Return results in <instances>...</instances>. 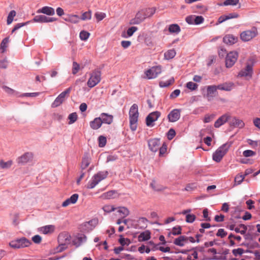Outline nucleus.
Listing matches in <instances>:
<instances>
[{
  "mask_svg": "<svg viewBox=\"0 0 260 260\" xmlns=\"http://www.w3.org/2000/svg\"><path fill=\"white\" fill-rule=\"evenodd\" d=\"M91 18V11H88L83 13L81 16V19L82 20H90Z\"/></svg>",
  "mask_w": 260,
  "mask_h": 260,
  "instance_id": "obj_50",
  "label": "nucleus"
},
{
  "mask_svg": "<svg viewBox=\"0 0 260 260\" xmlns=\"http://www.w3.org/2000/svg\"><path fill=\"white\" fill-rule=\"evenodd\" d=\"M138 117V106L136 104H134L129 111V126L133 132L135 131L137 128Z\"/></svg>",
  "mask_w": 260,
  "mask_h": 260,
  "instance_id": "obj_1",
  "label": "nucleus"
},
{
  "mask_svg": "<svg viewBox=\"0 0 260 260\" xmlns=\"http://www.w3.org/2000/svg\"><path fill=\"white\" fill-rule=\"evenodd\" d=\"M143 10L145 13L144 15L146 16L147 18L151 17L155 13L156 11V9L154 7L143 9Z\"/></svg>",
  "mask_w": 260,
  "mask_h": 260,
  "instance_id": "obj_37",
  "label": "nucleus"
},
{
  "mask_svg": "<svg viewBox=\"0 0 260 260\" xmlns=\"http://www.w3.org/2000/svg\"><path fill=\"white\" fill-rule=\"evenodd\" d=\"M39 13H43L49 16H52L55 14L54 9L50 7L45 6L40 9L37 11Z\"/></svg>",
  "mask_w": 260,
  "mask_h": 260,
  "instance_id": "obj_25",
  "label": "nucleus"
},
{
  "mask_svg": "<svg viewBox=\"0 0 260 260\" xmlns=\"http://www.w3.org/2000/svg\"><path fill=\"white\" fill-rule=\"evenodd\" d=\"M174 82V78H172L167 81H160L159 82V85L161 87H168L173 84Z\"/></svg>",
  "mask_w": 260,
  "mask_h": 260,
  "instance_id": "obj_42",
  "label": "nucleus"
},
{
  "mask_svg": "<svg viewBox=\"0 0 260 260\" xmlns=\"http://www.w3.org/2000/svg\"><path fill=\"white\" fill-rule=\"evenodd\" d=\"M230 125L231 126L241 128L244 126L245 124L242 120L233 117L230 121Z\"/></svg>",
  "mask_w": 260,
  "mask_h": 260,
  "instance_id": "obj_23",
  "label": "nucleus"
},
{
  "mask_svg": "<svg viewBox=\"0 0 260 260\" xmlns=\"http://www.w3.org/2000/svg\"><path fill=\"white\" fill-rule=\"evenodd\" d=\"M78 118V115L76 112L72 113L70 114L68 116V119H69V124H72L74 123Z\"/></svg>",
  "mask_w": 260,
  "mask_h": 260,
  "instance_id": "obj_45",
  "label": "nucleus"
},
{
  "mask_svg": "<svg viewBox=\"0 0 260 260\" xmlns=\"http://www.w3.org/2000/svg\"><path fill=\"white\" fill-rule=\"evenodd\" d=\"M234 85V84L233 82H225L218 85L217 88L219 90L229 91L233 89Z\"/></svg>",
  "mask_w": 260,
  "mask_h": 260,
  "instance_id": "obj_27",
  "label": "nucleus"
},
{
  "mask_svg": "<svg viewBox=\"0 0 260 260\" xmlns=\"http://www.w3.org/2000/svg\"><path fill=\"white\" fill-rule=\"evenodd\" d=\"M186 87L191 90H194L197 89L198 85L192 82H188L186 83Z\"/></svg>",
  "mask_w": 260,
  "mask_h": 260,
  "instance_id": "obj_51",
  "label": "nucleus"
},
{
  "mask_svg": "<svg viewBox=\"0 0 260 260\" xmlns=\"http://www.w3.org/2000/svg\"><path fill=\"white\" fill-rule=\"evenodd\" d=\"M253 62H246L245 67L239 72L238 77H244L246 80L251 79L253 74Z\"/></svg>",
  "mask_w": 260,
  "mask_h": 260,
  "instance_id": "obj_5",
  "label": "nucleus"
},
{
  "mask_svg": "<svg viewBox=\"0 0 260 260\" xmlns=\"http://www.w3.org/2000/svg\"><path fill=\"white\" fill-rule=\"evenodd\" d=\"M31 244L30 240L25 237H22L12 240L9 243V245L13 248L20 249L29 247Z\"/></svg>",
  "mask_w": 260,
  "mask_h": 260,
  "instance_id": "obj_4",
  "label": "nucleus"
},
{
  "mask_svg": "<svg viewBox=\"0 0 260 260\" xmlns=\"http://www.w3.org/2000/svg\"><path fill=\"white\" fill-rule=\"evenodd\" d=\"M257 34L255 27H252L251 29L246 30L242 32L240 34V38L243 41L247 42L255 37Z\"/></svg>",
  "mask_w": 260,
  "mask_h": 260,
  "instance_id": "obj_8",
  "label": "nucleus"
},
{
  "mask_svg": "<svg viewBox=\"0 0 260 260\" xmlns=\"http://www.w3.org/2000/svg\"><path fill=\"white\" fill-rule=\"evenodd\" d=\"M184 242L186 243V236H180L174 241V244L180 247L184 246Z\"/></svg>",
  "mask_w": 260,
  "mask_h": 260,
  "instance_id": "obj_31",
  "label": "nucleus"
},
{
  "mask_svg": "<svg viewBox=\"0 0 260 260\" xmlns=\"http://www.w3.org/2000/svg\"><path fill=\"white\" fill-rule=\"evenodd\" d=\"M80 69V65L77 62L74 61L73 63L72 67V74L74 75L76 74Z\"/></svg>",
  "mask_w": 260,
  "mask_h": 260,
  "instance_id": "obj_52",
  "label": "nucleus"
},
{
  "mask_svg": "<svg viewBox=\"0 0 260 260\" xmlns=\"http://www.w3.org/2000/svg\"><path fill=\"white\" fill-rule=\"evenodd\" d=\"M30 22V21H27V22H24V23H17V24H16L15 25V26L13 28V29L12 30V33L14 32V31H15L16 30H17V29H18L20 27H22L23 26L26 25V24L29 23Z\"/></svg>",
  "mask_w": 260,
  "mask_h": 260,
  "instance_id": "obj_57",
  "label": "nucleus"
},
{
  "mask_svg": "<svg viewBox=\"0 0 260 260\" xmlns=\"http://www.w3.org/2000/svg\"><path fill=\"white\" fill-rule=\"evenodd\" d=\"M239 227L242 229H243V230H240L239 228H236L234 229V231H235V232L237 233H240L241 235L245 234V233L247 231V226L244 224H240L239 225Z\"/></svg>",
  "mask_w": 260,
  "mask_h": 260,
  "instance_id": "obj_43",
  "label": "nucleus"
},
{
  "mask_svg": "<svg viewBox=\"0 0 260 260\" xmlns=\"http://www.w3.org/2000/svg\"><path fill=\"white\" fill-rule=\"evenodd\" d=\"M79 229L81 232L83 233H89L93 230L89 225V223L84 222L80 225Z\"/></svg>",
  "mask_w": 260,
  "mask_h": 260,
  "instance_id": "obj_33",
  "label": "nucleus"
},
{
  "mask_svg": "<svg viewBox=\"0 0 260 260\" xmlns=\"http://www.w3.org/2000/svg\"><path fill=\"white\" fill-rule=\"evenodd\" d=\"M108 175V172L107 171L98 172L92 176L88 182L87 187L89 188H94L100 181L106 178Z\"/></svg>",
  "mask_w": 260,
  "mask_h": 260,
  "instance_id": "obj_2",
  "label": "nucleus"
},
{
  "mask_svg": "<svg viewBox=\"0 0 260 260\" xmlns=\"http://www.w3.org/2000/svg\"><path fill=\"white\" fill-rule=\"evenodd\" d=\"M182 233V228L180 225L176 226L173 228L172 232H170L168 234V236H170L171 234L173 235H179Z\"/></svg>",
  "mask_w": 260,
  "mask_h": 260,
  "instance_id": "obj_38",
  "label": "nucleus"
},
{
  "mask_svg": "<svg viewBox=\"0 0 260 260\" xmlns=\"http://www.w3.org/2000/svg\"><path fill=\"white\" fill-rule=\"evenodd\" d=\"M256 154V152L251 150H246L243 151V155L245 157H250L254 156Z\"/></svg>",
  "mask_w": 260,
  "mask_h": 260,
  "instance_id": "obj_59",
  "label": "nucleus"
},
{
  "mask_svg": "<svg viewBox=\"0 0 260 260\" xmlns=\"http://www.w3.org/2000/svg\"><path fill=\"white\" fill-rule=\"evenodd\" d=\"M239 0H225L223 2V5L224 6H229V5L236 6L239 3Z\"/></svg>",
  "mask_w": 260,
  "mask_h": 260,
  "instance_id": "obj_55",
  "label": "nucleus"
},
{
  "mask_svg": "<svg viewBox=\"0 0 260 260\" xmlns=\"http://www.w3.org/2000/svg\"><path fill=\"white\" fill-rule=\"evenodd\" d=\"M118 242L122 247L125 245H129L131 243L129 239L124 238L122 235H120Z\"/></svg>",
  "mask_w": 260,
  "mask_h": 260,
  "instance_id": "obj_40",
  "label": "nucleus"
},
{
  "mask_svg": "<svg viewBox=\"0 0 260 260\" xmlns=\"http://www.w3.org/2000/svg\"><path fill=\"white\" fill-rule=\"evenodd\" d=\"M161 72L160 66L152 67L151 68L145 71V74L149 79H154Z\"/></svg>",
  "mask_w": 260,
  "mask_h": 260,
  "instance_id": "obj_11",
  "label": "nucleus"
},
{
  "mask_svg": "<svg viewBox=\"0 0 260 260\" xmlns=\"http://www.w3.org/2000/svg\"><path fill=\"white\" fill-rule=\"evenodd\" d=\"M231 116L228 113L224 114L219 117L214 123V127L219 128L230 119Z\"/></svg>",
  "mask_w": 260,
  "mask_h": 260,
  "instance_id": "obj_18",
  "label": "nucleus"
},
{
  "mask_svg": "<svg viewBox=\"0 0 260 260\" xmlns=\"http://www.w3.org/2000/svg\"><path fill=\"white\" fill-rule=\"evenodd\" d=\"M243 252L244 249L241 248L234 249L232 250V253L235 256H237L238 255H241Z\"/></svg>",
  "mask_w": 260,
  "mask_h": 260,
  "instance_id": "obj_62",
  "label": "nucleus"
},
{
  "mask_svg": "<svg viewBox=\"0 0 260 260\" xmlns=\"http://www.w3.org/2000/svg\"><path fill=\"white\" fill-rule=\"evenodd\" d=\"M12 160H8L7 162L4 161L3 160H0V167L3 169H6L10 168L12 165Z\"/></svg>",
  "mask_w": 260,
  "mask_h": 260,
  "instance_id": "obj_41",
  "label": "nucleus"
},
{
  "mask_svg": "<svg viewBox=\"0 0 260 260\" xmlns=\"http://www.w3.org/2000/svg\"><path fill=\"white\" fill-rule=\"evenodd\" d=\"M204 20V19L203 16H195L194 15V19L193 20L194 21V24H200L203 22Z\"/></svg>",
  "mask_w": 260,
  "mask_h": 260,
  "instance_id": "obj_56",
  "label": "nucleus"
},
{
  "mask_svg": "<svg viewBox=\"0 0 260 260\" xmlns=\"http://www.w3.org/2000/svg\"><path fill=\"white\" fill-rule=\"evenodd\" d=\"M79 17L78 15H74L69 17V21L73 23H77L79 22Z\"/></svg>",
  "mask_w": 260,
  "mask_h": 260,
  "instance_id": "obj_63",
  "label": "nucleus"
},
{
  "mask_svg": "<svg viewBox=\"0 0 260 260\" xmlns=\"http://www.w3.org/2000/svg\"><path fill=\"white\" fill-rule=\"evenodd\" d=\"M237 39L233 35H227L223 38V42L228 45L234 44L237 42Z\"/></svg>",
  "mask_w": 260,
  "mask_h": 260,
  "instance_id": "obj_29",
  "label": "nucleus"
},
{
  "mask_svg": "<svg viewBox=\"0 0 260 260\" xmlns=\"http://www.w3.org/2000/svg\"><path fill=\"white\" fill-rule=\"evenodd\" d=\"M90 36V33L85 31L82 30L79 34V37L82 41H86Z\"/></svg>",
  "mask_w": 260,
  "mask_h": 260,
  "instance_id": "obj_46",
  "label": "nucleus"
},
{
  "mask_svg": "<svg viewBox=\"0 0 260 260\" xmlns=\"http://www.w3.org/2000/svg\"><path fill=\"white\" fill-rule=\"evenodd\" d=\"M167 146L165 143H164L160 147L159 146V156H162L167 151Z\"/></svg>",
  "mask_w": 260,
  "mask_h": 260,
  "instance_id": "obj_54",
  "label": "nucleus"
},
{
  "mask_svg": "<svg viewBox=\"0 0 260 260\" xmlns=\"http://www.w3.org/2000/svg\"><path fill=\"white\" fill-rule=\"evenodd\" d=\"M196 218V216L192 214H187L186 215V221L188 223H192Z\"/></svg>",
  "mask_w": 260,
  "mask_h": 260,
  "instance_id": "obj_53",
  "label": "nucleus"
},
{
  "mask_svg": "<svg viewBox=\"0 0 260 260\" xmlns=\"http://www.w3.org/2000/svg\"><path fill=\"white\" fill-rule=\"evenodd\" d=\"M239 17V15L236 12L229 13L227 15H223L220 16L218 19V23H221L224 21L233 18H237Z\"/></svg>",
  "mask_w": 260,
  "mask_h": 260,
  "instance_id": "obj_20",
  "label": "nucleus"
},
{
  "mask_svg": "<svg viewBox=\"0 0 260 260\" xmlns=\"http://www.w3.org/2000/svg\"><path fill=\"white\" fill-rule=\"evenodd\" d=\"M101 80V72L98 69L93 70L87 81V85L90 88L96 86Z\"/></svg>",
  "mask_w": 260,
  "mask_h": 260,
  "instance_id": "obj_6",
  "label": "nucleus"
},
{
  "mask_svg": "<svg viewBox=\"0 0 260 260\" xmlns=\"http://www.w3.org/2000/svg\"><path fill=\"white\" fill-rule=\"evenodd\" d=\"M161 113L159 111H154L149 114L146 118V124L147 126L152 127L154 125V122L160 117Z\"/></svg>",
  "mask_w": 260,
  "mask_h": 260,
  "instance_id": "obj_10",
  "label": "nucleus"
},
{
  "mask_svg": "<svg viewBox=\"0 0 260 260\" xmlns=\"http://www.w3.org/2000/svg\"><path fill=\"white\" fill-rule=\"evenodd\" d=\"M138 30V28L136 26H132L127 30V35L128 37H131L134 33Z\"/></svg>",
  "mask_w": 260,
  "mask_h": 260,
  "instance_id": "obj_64",
  "label": "nucleus"
},
{
  "mask_svg": "<svg viewBox=\"0 0 260 260\" xmlns=\"http://www.w3.org/2000/svg\"><path fill=\"white\" fill-rule=\"evenodd\" d=\"M238 54L236 51H231L228 53L225 58V66L230 68L233 67L236 62Z\"/></svg>",
  "mask_w": 260,
  "mask_h": 260,
  "instance_id": "obj_9",
  "label": "nucleus"
},
{
  "mask_svg": "<svg viewBox=\"0 0 260 260\" xmlns=\"http://www.w3.org/2000/svg\"><path fill=\"white\" fill-rule=\"evenodd\" d=\"M150 238L151 232L149 230H146L140 234L138 240L139 242H144L149 240Z\"/></svg>",
  "mask_w": 260,
  "mask_h": 260,
  "instance_id": "obj_24",
  "label": "nucleus"
},
{
  "mask_svg": "<svg viewBox=\"0 0 260 260\" xmlns=\"http://www.w3.org/2000/svg\"><path fill=\"white\" fill-rule=\"evenodd\" d=\"M87 241V237L83 233H78L73 239L72 244L76 248L81 246Z\"/></svg>",
  "mask_w": 260,
  "mask_h": 260,
  "instance_id": "obj_12",
  "label": "nucleus"
},
{
  "mask_svg": "<svg viewBox=\"0 0 260 260\" xmlns=\"http://www.w3.org/2000/svg\"><path fill=\"white\" fill-rule=\"evenodd\" d=\"M145 13L143 9L138 11L135 18L131 20V23L134 24H138L143 22L147 17L145 15Z\"/></svg>",
  "mask_w": 260,
  "mask_h": 260,
  "instance_id": "obj_17",
  "label": "nucleus"
},
{
  "mask_svg": "<svg viewBox=\"0 0 260 260\" xmlns=\"http://www.w3.org/2000/svg\"><path fill=\"white\" fill-rule=\"evenodd\" d=\"M9 42V37H6L2 40L0 45V49L2 53H4L6 51V48L8 47Z\"/></svg>",
  "mask_w": 260,
  "mask_h": 260,
  "instance_id": "obj_35",
  "label": "nucleus"
},
{
  "mask_svg": "<svg viewBox=\"0 0 260 260\" xmlns=\"http://www.w3.org/2000/svg\"><path fill=\"white\" fill-rule=\"evenodd\" d=\"M148 144L149 149L155 152L158 150L160 146V140L157 138L150 139L148 141Z\"/></svg>",
  "mask_w": 260,
  "mask_h": 260,
  "instance_id": "obj_16",
  "label": "nucleus"
},
{
  "mask_svg": "<svg viewBox=\"0 0 260 260\" xmlns=\"http://www.w3.org/2000/svg\"><path fill=\"white\" fill-rule=\"evenodd\" d=\"M148 220L145 217H140L138 220V223L141 225L140 228V229H145L147 226V222Z\"/></svg>",
  "mask_w": 260,
  "mask_h": 260,
  "instance_id": "obj_39",
  "label": "nucleus"
},
{
  "mask_svg": "<svg viewBox=\"0 0 260 260\" xmlns=\"http://www.w3.org/2000/svg\"><path fill=\"white\" fill-rule=\"evenodd\" d=\"M68 244H66V243H59V245L57 247H56V251L57 252H61L63 250H66L68 246Z\"/></svg>",
  "mask_w": 260,
  "mask_h": 260,
  "instance_id": "obj_58",
  "label": "nucleus"
},
{
  "mask_svg": "<svg viewBox=\"0 0 260 260\" xmlns=\"http://www.w3.org/2000/svg\"><path fill=\"white\" fill-rule=\"evenodd\" d=\"M87 223H89V225L91 228L93 230L95 227L97 225L99 222V220L96 218H93L88 221H86Z\"/></svg>",
  "mask_w": 260,
  "mask_h": 260,
  "instance_id": "obj_49",
  "label": "nucleus"
},
{
  "mask_svg": "<svg viewBox=\"0 0 260 260\" xmlns=\"http://www.w3.org/2000/svg\"><path fill=\"white\" fill-rule=\"evenodd\" d=\"M89 124L92 129L96 130L101 127L102 125V121L100 117H96L92 121L90 122Z\"/></svg>",
  "mask_w": 260,
  "mask_h": 260,
  "instance_id": "obj_26",
  "label": "nucleus"
},
{
  "mask_svg": "<svg viewBox=\"0 0 260 260\" xmlns=\"http://www.w3.org/2000/svg\"><path fill=\"white\" fill-rule=\"evenodd\" d=\"M91 158L88 153L86 152L84 153L81 163L80 168L81 171L86 169L90 164Z\"/></svg>",
  "mask_w": 260,
  "mask_h": 260,
  "instance_id": "obj_19",
  "label": "nucleus"
},
{
  "mask_svg": "<svg viewBox=\"0 0 260 260\" xmlns=\"http://www.w3.org/2000/svg\"><path fill=\"white\" fill-rule=\"evenodd\" d=\"M100 118L102 121V123L110 124L113 121V116L106 113H102L100 114Z\"/></svg>",
  "mask_w": 260,
  "mask_h": 260,
  "instance_id": "obj_22",
  "label": "nucleus"
},
{
  "mask_svg": "<svg viewBox=\"0 0 260 260\" xmlns=\"http://www.w3.org/2000/svg\"><path fill=\"white\" fill-rule=\"evenodd\" d=\"M16 13L14 10H12L10 12L7 17V24L9 25L12 22L14 17L16 16Z\"/></svg>",
  "mask_w": 260,
  "mask_h": 260,
  "instance_id": "obj_44",
  "label": "nucleus"
},
{
  "mask_svg": "<svg viewBox=\"0 0 260 260\" xmlns=\"http://www.w3.org/2000/svg\"><path fill=\"white\" fill-rule=\"evenodd\" d=\"M99 146L100 147H104L107 143V139L105 136H100L98 138Z\"/></svg>",
  "mask_w": 260,
  "mask_h": 260,
  "instance_id": "obj_47",
  "label": "nucleus"
},
{
  "mask_svg": "<svg viewBox=\"0 0 260 260\" xmlns=\"http://www.w3.org/2000/svg\"><path fill=\"white\" fill-rule=\"evenodd\" d=\"M218 89L217 85H210L207 88V96L208 98H213L215 96L217 90Z\"/></svg>",
  "mask_w": 260,
  "mask_h": 260,
  "instance_id": "obj_28",
  "label": "nucleus"
},
{
  "mask_svg": "<svg viewBox=\"0 0 260 260\" xmlns=\"http://www.w3.org/2000/svg\"><path fill=\"white\" fill-rule=\"evenodd\" d=\"M55 229V227L53 225H47L42 227L40 228L39 231L44 234H48L49 233H51L54 232Z\"/></svg>",
  "mask_w": 260,
  "mask_h": 260,
  "instance_id": "obj_30",
  "label": "nucleus"
},
{
  "mask_svg": "<svg viewBox=\"0 0 260 260\" xmlns=\"http://www.w3.org/2000/svg\"><path fill=\"white\" fill-rule=\"evenodd\" d=\"M118 212L121 214L123 217L127 216L129 214L128 210L124 207H119L118 209Z\"/></svg>",
  "mask_w": 260,
  "mask_h": 260,
  "instance_id": "obj_48",
  "label": "nucleus"
},
{
  "mask_svg": "<svg viewBox=\"0 0 260 260\" xmlns=\"http://www.w3.org/2000/svg\"><path fill=\"white\" fill-rule=\"evenodd\" d=\"M175 135V131L173 128H171L169 130L167 133V138L169 140H171L173 139Z\"/></svg>",
  "mask_w": 260,
  "mask_h": 260,
  "instance_id": "obj_60",
  "label": "nucleus"
},
{
  "mask_svg": "<svg viewBox=\"0 0 260 260\" xmlns=\"http://www.w3.org/2000/svg\"><path fill=\"white\" fill-rule=\"evenodd\" d=\"M79 196H71L70 198L67 199L62 203V206L67 207L70 204H75L77 202Z\"/></svg>",
  "mask_w": 260,
  "mask_h": 260,
  "instance_id": "obj_32",
  "label": "nucleus"
},
{
  "mask_svg": "<svg viewBox=\"0 0 260 260\" xmlns=\"http://www.w3.org/2000/svg\"><path fill=\"white\" fill-rule=\"evenodd\" d=\"M57 20L56 18L54 17H48L45 15H37L36 16L31 22H39V23H47L50 22H53Z\"/></svg>",
  "mask_w": 260,
  "mask_h": 260,
  "instance_id": "obj_14",
  "label": "nucleus"
},
{
  "mask_svg": "<svg viewBox=\"0 0 260 260\" xmlns=\"http://www.w3.org/2000/svg\"><path fill=\"white\" fill-rule=\"evenodd\" d=\"M33 158V154L31 152H26L23 155L19 157L17 161L18 164L24 165L30 161H31Z\"/></svg>",
  "mask_w": 260,
  "mask_h": 260,
  "instance_id": "obj_15",
  "label": "nucleus"
},
{
  "mask_svg": "<svg viewBox=\"0 0 260 260\" xmlns=\"http://www.w3.org/2000/svg\"><path fill=\"white\" fill-rule=\"evenodd\" d=\"M71 236L68 233H61L58 236V242L59 243H64L69 244L71 242Z\"/></svg>",
  "mask_w": 260,
  "mask_h": 260,
  "instance_id": "obj_21",
  "label": "nucleus"
},
{
  "mask_svg": "<svg viewBox=\"0 0 260 260\" xmlns=\"http://www.w3.org/2000/svg\"><path fill=\"white\" fill-rule=\"evenodd\" d=\"M176 52L174 49L168 50L164 53V58L167 60L173 58L176 55Z\"/></svg>",
  "mask_w": 260,
  "mask_h": 260,
  "instance_id": "obj_34",
  "label": "nucleus"
},
{
  "mask_svg": "<svg viewBox=\"0 0 260 260\" xmlns=\"http://www.w3.org/2000/svg\"><path fill=\"white\" fill-rule=\"evenodd\" d=\"M71 90L72 87H70L60 93L52 103L51 107L52 108H56L60 106L65 101L66 97L69 95Z\"/></svg>",
  "mask_w": 260,
  "mask_h": 260,
  "instance_id": "obj_7",
  "label": "nucleus"
},
{
  "mask_svg": "<svg viewBox=\"0 0 260 260\" xmlns=\"http://www.w3.org/2000/svg\"><path fill=\"white\" fill-rule=\"evenodd\" d=\"M168 29L171 33L178 34L181 31L180 27L177 24L170 25Z\"/></svg>",
  "mask_w": 260,
  "mask_h": 260,
  "instance_id": "obj_36",
  "label": "nucleus"
},
{
  "mask_svg": "<svg viewBox=\"0 0 260 260\" xmlns=\"http://www.w3.org/2000/svg\"><path fill=\"white\" fill-rule=\"evenodd\" d=\"M231 146V143H226L219 147L213 154V159L217 162H220L228 152Z\"/></svg>",
  "mask_w": 260,
  "mask_h": 260,
  "instance_id": "obj_3",
  "label": "nucleus"
},
{
  "mask_svg": "<svg viewBox=\"0 0 260 260\" xmlns=\"http://www.w3.org/2000/svg\"><path fill=\"white\" fill-rule=\"evenodd\" d=\"M95 17L98 21H100L105 18L106 14L102 12H96L95 14Z\"/></svg>",
  "mask_w": 260,
  "mask_h": 260,
  "instance_id": "obj_61",
  "label": "nucleus"
},
{
  "mask_svg": "<svg viewBox=\"0 0 260 260\" xmlns=\"http://www.w3.org/2000/svg\"><path fill=\"white\" fill-rule=\"evenodd\" d=\"M181 109H174L168 115L167 118L169 122H175L178 121L181 116Z\"/></svg>",
  "mask_w": 260,
  "mask_h": 260,
  "instance_id": "obj_13",
  "label": "nucleus"
}]
</instances>
